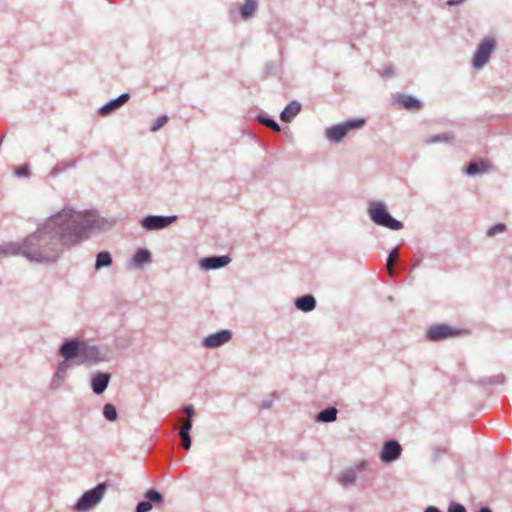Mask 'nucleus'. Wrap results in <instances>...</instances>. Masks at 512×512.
I'll return each mask as SVG.
<instances>
[{
    "instance_id": "1",
    "label": "nucleus",
    "mask_w": 512,
    "mask_h": 512,
    "mask_svg": "<svg viewBox=\"0 0 512 512\" xmlns=\"http://www.w3.org/2000/svg\"><path fill=\"white\" fill-rule=\"evenodd\" d=\"M107 221L94 209L78 210L71 205L43 219L34 232L22 241H11L0 246V254L23 256L31 262L53 264L66 249L102 232Z\"/></svg>"
},
{
    "instance_id": "2",
    "label": "nucleus",
    "mask_w": 512,
    "mask_h": 512,
    "mask_svg": "<svg viewBox=\"0 0 512 512\" xmlns=\"http://www.w3.org/2000/svg\"><path fill=\"white\" fill-rule=\"evenodd\" d=\"M59 355L63 360L58 363L56 371L50 381L51 390L59 389L64 383L68 370L74 361L76 364H98L112 360V353L79 339H66L59 348Z\"/></svg>"
},
{
    "instance_id": "3",
    "label": "nucleus",
    "mask_w": 512,
    "mask_h": 512,
    "mask_svg": "<svg viewBox=\"0 0 512 512\" xmlns=\"http://www.w3.org/2000/svg\"><path fill=\"white\" fill-rule=\"evenodd\" d=\"M368 215L376 225L396 231L403 228V223L390 215L383 202H371L368 207Z\"/></svg>"
},
{
    "instance_id": "4",
    "label": "nucleus",
    "mask_w": 512,
    "mask_h": 512,
    "mask_svg": "<svg viewBox=\"0 0 512 512\" xmlns=\"http://www.w3.org/2000/svg\"><path fill=\"white\" fill-rule=\"evenodd\" d=\"M107 490L105 483H99L96 487L86 491L74 505V511L87 512L97 506Z\"/></svg>"
},
{
    "instance_id": "5",
    "label": "nucleus",
    "mask_w": 512,
    "mask_h": 512,
    "mask_svg": "<svg viewBox=\"0 0 512 512\" xmlns=\"http://www.w3.org/2000/svg\"><path fill=\"white\" fill-rule=\"evenodd\" d=\"M365 124L362 118L349 119L338 125H334L325 130V137L334 143H339L347 135V133L354 129H359Z\"/></svg>"
},
{
    "instance_id": "6",
    "label": "nucleus",
    "mask_w": 512,
    "mask_h": 512,
    "mask_svg": "<svg viewBox=\"0 0 512 512\" xmlns=\"http://www.w3.org/2000/svg\"><path fill=\"white\" fill-rule=\"evenodd\" d=\"M495 45L496 42L493 38H486L481 42L473 57L472 64L474 68L480 69L488 62Z\"/></svg>"
},
{
    "instance_id": "7",
    "label": "nucleus",
    "mask_w": 512,
    "mask_h": 512,
    "mask_svg": "<svg viewBox=\"0 0 512 512\" xmlns=\"http://www.w3.org/2000/svg\"><path fill=\"white\" fill-rule=\"evenodd\" d=\"M464 331L452 328L446 324H437L429 327L427 330V338L431 341H442L447 338L457 337Z\"/></svg>"
},
{
    "instance_id": "8",
    "label": "nucleus",
    "mask_w": 512,
    "mask_h": 512,
    "mask_svg": "<svg viewBox=\"0 0 512 512\" xmlns=\"http://www.w3.org/2000/svg\"><path fill=\"white\" fill-rule=\"evenodd\" d=\"M176 218V216L149 215L142 219L141 224L146 230H159L169 226Z\"/></svg>"
},
{
    "instance_id": "9",
    "label": "nucleus",
    "mask_w": 512,
    "mask_h": 512,
    "mask_svg": "<svg viewBox=\"0 0 512 512\" xmlns=\"http://www.w3.org/2000/svg\"><path fill=\"white\" fill-rule=\"evenodd\" d=\"M232 338V332L228 329L220 330L205 337L202 345L206 348L215 349L228 343Z\"/></svg>"
},
{
    "instance_id": "10",
    "label": "nucleus",
    "mask_w": 512,
    "mask_h": 512,
    "mask_svg": "<svg viewBox=\"0 0 512 512\" xmlns=\"http://www.w3.org/2000/svg\"><path fill=\"white\" fill-rule=\"evenodd\" d=\"M402 453L401 445L395 440L386 441L380 453V459L384 463L396 461Z\"/></svg>"
},
{
    "instance_id": "11",
    "label": "nucleus",
    "mask_w": 512,
    "mask_h": 512,
    "mask_svg": "<svg viewBox=\"0 0 512 512\" xmlns=\"http://www.w3.org/2000/svg\"><path fill=\"white\" fill-rule=\"evenodd\" d=\"M130 98L128 93H123L115 99L110 100L100 107L98 113L101 116H108L120 107H122Z\"/></svg>"
},
{
    "instance_id": "12",
    "label": "nucleus",
    "mask_w": 512,
    "mask_h": 512,
    "mask_svg": "<svg viewBox=\"0 0 512 512\" xmlns=\"http://www.w3.org/2000/svg\"><path fill=\"white\" fill-rule=\"evenodd\" d=\"M228 256H211L200 260L199 266L203 270L219 269L230 263Z\"/></svg>"
},
{
    "instance_id": "13",
    "label": "nucleus",
    "mask_w": 512,
    "mask_h": 512,
    "mask_svg": "<svg viewBox=\"0 0 512 512\" xmlns=\"http://www.w3.org/2000/svg\"><path fill=\"white\" fill-rule=\"evenodd\" d=\"M110 379L111 375L109 373L98 372L94 374L91 378L92 391L97 395L102 394L108 387Z\"/></svg>"
},
{
    "instance_id": "14",
    "label": "nucleus",
    "mask_w": 512,
    "mask_h": 512,
    "mask_svg": "<svg viewBox=\"0 0 512 512\" xmlns=\"http://www.w3.org/2000/svg\"><path fill=\"white\" fill-rule=\"evenodd\" d=\"M145 498L147 501H141L136 506V512H149L152 509L153 503H161L163 501V496L156 490H148L145 494Z\"/></svg>"
},
{
    "instance_id": "15",
    "label": "nucleus",
    "mask_w": 512,
    "mask_h": 512,
    "mask_svg": "<svg viewBox=\"0 0 512 512\" xmlns=\"http://www.w3.org/2000/svg\"><path fill=\"white\" fill-rule=\"evenodd\" d=\"M358 479L357 472L354 468L343 470L337 477V481L343 487H350L356 484Z\"/></svg>"
},
{
    "instance_id": "16",
    "label": "nucleus",
    "mask_w": 512,
    "mask_h": 512,
    "mask_svg": "<svg viewBox=\"0 0 512 512\" xmlns=\"http://www.w3.org/2000/svg\"><path fill=\"white\" fill-rule=\"evenodd\" d=\"M151 260H152V255L149 250L138 249L131 260V265L134 268L139 269V268H142L144 265L150 263Z\"/></svg>"
},
{
    "instance_id": "17",
    "label": "nucleus",
    "mask_w": 512,
    "mask_h": 512,
    "mask_svg": "<svg viewBox=\"0 0 512 512\" xmlns=\"http://www.w3.org/2000/svg\"><path fill=\"white\" fill-rule=\"evenodd\" d=\"M295 306L300 311L311 312L316 307V299L310 294L303 295L296 298Z\"/></svg>"
},
{
    "instance_id": "18",
    "label": "nucleus",
    "mask_w": 512,
    "mask_h": 512,
    "mask_svg": "<svg viewBox=\"0 0 512 512\" xmlns=\"http://www.w3.org/2000/svg\"><path fill=\"white\" fill-rule=\"evenodd\" d=\"M301 104L298 101H291L281 112L280 119L283 122L289 123L300 112Z\"/></svg>"
},
{
    "instance_id": "19",
    "label": "nucleus",
    "mask_w": 512,
    "mask_h": 512,
    "mask_svg": "<svg viewBox=\"0 0 512 512\" xmlns=\"http://www.w3.org/2000/svg\"><path fill=\"white\" fill-rule=\"evenodd\" d=\"M258 9V0H244V4L239 7V13L243 20L251 18Z\"/></svg>"
},
{
    "instance_id": "20",
    "label": "nucleus",
    "mask_w": 512,
    "mask_h": 512,
    "mask_svg": "<svg viewBox=\"0 0 512 512\" xmlns=\"http://www.w3.org/2000/svg\"><path fill=\"white\" fill-rule=\"evenodd\" d=\"M337 409L335 407H328L323 409L317 414V421L323 423L333 422L337 419Z\"/></svg>"
},
{
    "instance_id": "21",
    "label": "nucleus",
    "mask_w": 512,
    "mask_h": 512,
    "mask_svg": "<svg viewBox=\"0 0 512 512\" xmlns=\"http://www.w3.org/2000/svg\"><path fill=\"white\" fill-rule=\"evenodd\" d=\"M112 264V256L108 251H101L96 256L95 270L109 267Z\"/></svg>"
},
{
    "instance_id": "22",
    "label": "nucleus",
    "mask_w": 512,
    "mask_h": 512,
    "mask_svg": "<svg viewBox=\"0 0 512 512\" xmlns=\"http://www.w3.org/2000/svg\"><path fill=\"white\" fill-rule=\"evenodd\" d=\"M398 102L406 109L417 110L421 107V102L413 96L404 95L398 99Z\"/></svg>"
},
{
    "instance_id": "23",
    "label": "nucleus",
    "mask_w": 512,
    "mask_h": 512,
    "mask_svg": "<svg viewBox=\"0 0 512 512\" xmlns=\"http://www.w3.org/2000/svg\"><path fill=\"white\" fill-rule=\"evenodd\" d=\"M485 171H487V165L484 162H471L466 169V173L470 176H474Z\"/></svg>"
},
{
    "instance_id": "24",
    "label": "nucleus",
    "mask_w": 512,
    "mask_h": 512,
    "mask_svg": "<svg viewBox=\"0 0 512 512\" xmlns=\"http://www.w3.org/2000/svg\"><path fill=\"white\" fill-rule=\"evenodd\" d=\"M103 415L108 421H115L118 417L116 408L113 404L107 403L103 407Z\"/></svg>"
},
{
    "instance_id": "25",
    "label": "nucleus",
    "mask_w": 512,
    "mask_h": 512,
    "mask_svg": "<svg viewBox=\"0 0 512 512\" xmlns=\"http://www.w3.org/2000/svg\"><path fill=\"white\" fill-rule=\"evenodd\" d=\"M257 120L260 123L266 125L270 129H272L273 131L280 132V130H281L279 124L274 119L268 118V117L263 116V115H258L257 116Z\"/></svg>"
},
{
    "instance_id": "26",
    "label": "nucleus",
    "mask_w": 512,
    "mask_h": 512,
    "mask_svg": "<svg viewBox=\"0 0 512 512\" xmlns=\"http://www.w3.org/2000/svg\"><path fill=\"white\" fill-rule=\"evenodd\" d=\"M397 259H398V248H395L389 253L388 258H387V263H386L390 275L394 274L392 267L395 264V262L397 261Z\"/></svg>"
},
{
    "instance_id": "27",
    "label": "nucleus",
    "mask_w": 512,
    "mask_h": 512,
    "mask_svg": "<svg viewBox=\"0 0 512 512\" xmlns=\"http://www.w3.org/2000/svg\"><path fill=\"white\" fill-rule=\"evenodd\" d=\"M505 230H506V226L504 224L497 223V224L491 226L490 228H488V230L486 231V235L488 237H494L495 235L502 233Z\"/></svg>"
},
{
    "instance_id": "28",
    "label": "nucleus",
    "mask_w": 512,
    "mask_h": 512,
    "mask_svg": "<svg viewBox=\"0 0 512 512\" xmlns=\"http://www.w3.org/2000/svg\"><path fill=\"white\" fill-rule=\"evenodd\" d=\"M453 139V136L449 133H442L431 137L427 140V143H438V142H449Z\"/></svg>"
},
{
    "instance_id": "29",
    "label": "nucleus",
    "mask_w": 512,
    "mask_h": 512,
    "mask_svg": "<svg viewBox=\"0 0 512 512\" xmlns=\"http://www.w3.org/2000/svg\"><path fill=\"white\" fill-rule=\"evenodd\" d=\"M168 121V117L166 115H162L156 119V121L152 124L150 130L152 132H156L161 129Z\"/></svg>"
},
{
    "instance_id": "30",
    "label": "nucleus",
    "mask_w": 512,
    "mask_h": 512,
    "mask_svg": "<svg viewBox=\"0 0 512 512\" xmlns=\"http://www.w3.org/2000/svg\"><path fill=\"white\" fill-rule=\"evenodd\" d=\"M14 173L17 177H28L30 175L29 167L28 165H22L16 168Z\"/></svg>"
},
{
    "instance_id": "31",
    "label": "nucleus",
    "mask_w": 512,
    "mask_h": 512,
    "mask_svg": "<svg viewBox=\"0 0 512 512\" xmlns=\"http://www.w3.org/2000/svg\"><path fill=\"white\" fill-rule=\"evenodd\" d=\"M448 512H466V509L459 503H451L449 505Z\"/></svg>"
},
{
    "instance_id": "32",
    "label": "nucleus",
    "mask_w": 512,
    "mask_h": 512,
    "mask_svg": "<svg viewBox=\"0 0 512 512\" xmlns=\"http://www.w3.org/2000/svg\"><path fill=\"white\" fill-rule=\"evenodd\" d=\"M379 73L384 78H390V77L394 76V74H395L394 70L391 66L385 67Z\"/></svg>"
},
{
    "instance_id": "33",
    "label": "nucleus",
    "mask_w": 512,
    "mask_h": 512,
    "mask_svg": "<svg viewBox=\"0 0 512 512\" xmlns=\"http://www.w3.org/2000/svg\"><path fill=\"white\" fill-rule=\"evenodd\" d=\"M67 168V165H62V164H59V165H56L52 170H51V175L52 176H57L58 174H60L61 172H63L65 169Z\"/></svg>"
},
{
    "instance_id": "34",
    "label": "nucleus",
    "mask_w": 512,
    "mask_h": 512,
    "mask_svg": "<svg viewBox=\"0 0 512 512\" xmlns=\"http://www.w3.org/2000/svg\"><path fill=\"white\" fill-rule=\"evenodd\" d=\"M367 466H368V461H366V460H361V461H360V462H358V463L355 465V467H353V468L356 470V472H358V471H363V470H365V469L367 468Z\"/></svg>"
},
{
    "instance_id": "35",
    "label": "nucleus",
    "mask_w": 512,
    "mask_h": 512,
    "mask_svg": "<svg viewBox=\"0 0 512 512\" xmlns=\"http://www.w3.org/2000/svg\"><path fill=\"white\" fill-rule=\"evenodd\" d=\"M184 413L187 415V418L191 419L195 415V410L192 405H188L184 408Z\"/></svg>"
},
{
    "instance_id": "36",
    "label": "nucleus",
    "mask_w": 512,
    "mask_h": 512,
    "mask_svg": "<svg viewBox=\"0 0 512 512\" xmlns=\"http://www.w3.org/2000/svg\"><path fill=\"white\" fill-rule=\"evenodd\" d=\"M181 428L190 431L192 428V420L189 418L183 420Z\"/></svg>"
},
{
    "instance_id": "37",
    "label": "nucleus",
    "mask_w": 512,
    "mask_h": 512,
    "mask_svg": "<svg viewBox=\"0 0 512 512\" xmlns=\"http://www.w3.org/2000/svg\"><path fill=\"white\" fill-rule=\"evenodd\" d=\"M182 441V446L185 450H189L190 447H191V437L190 438H185V439H181Z\"/></svg>"
},
{
    "instance_id": "38",
    "label": "nucleus",
    "mask_w": 512,
    "mask_h": 512,
    "mask_svg": "<svg viewBox=\"0 0 512 512\" xmlns=\"http://www.w3.org/2000/svg\"><path fill=\"white\" fill-rule=\"evenodd\" d=\"M179 436L181 439L190 438V431L180 428Z\"/></svg>"
},
{
    "instance_id": "39",
    "label": "nucleus",
    "mask_w": 512,
    "mask_h": 512,
    "mask_svg": "<svg viewBox=\"0 0 512 512\" xmlns=\"http://www.w3.org/2000/svg\"><path fill=\"white\" fill-rule=\"evenodd\" d=\"M424 512H441L437 507L435 506H428Z\"/></svg>"
},
{
    "instance_id": "40",
    "label": "nucleus",
    "mask_w": 512,
    "mask_h": 512,
    "mask_svg": "<svg viewBox=\"0 0 512 512\" xmlns=\"http://www.w3.org/2000/svg\"><path fill=\"white\" fill-rule=\"evenodd\" d=\"M495 382L498 383V384H502L504 382V376L503 375H498L495 377Z\"/></svg>"
},
{
    "instance_id": "41",
    "label": "nucleus",
    "mask_w": 512,
    "mask_h": 512,
    "mask_svg": "<svg viewBox=\"0 0 512 512\" xmlns=\"http://www.w3.org/2000/svg\"><path fill=\"white\" fill-rule=\"evenodd\" d=\"M479 512H492V511L488 507H482V508H480Z\"/></svg>"
},
{
    "instance_id": "42",
    "label": "nucleus",
    "mask_w": 512,
    "mask_h": 512,
    "mask_svg": "<svg viewBox=\"0 0 512 512\" xmlns=\"http://www.w3.org/2000/svg\"><path fill=\"white\" fill-rule=\"evenodd\" d=\"M263 407L269 408L270 407V403L269 404H263Z\"/></svg>"
}]
</instances>
